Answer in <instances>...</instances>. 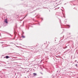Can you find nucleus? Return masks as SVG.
I'll return each instance as SVG.
<instances>
[{
  "mask_svg": "<svg viewBox=\"0 0 78 78\" xmlns=\"http://www.w3.org/2000/svg\"><path fill=\"white\" fill-rule=\"evenodd\" d=\"M9 58V56H6L5 58H6V59H8V58Z\"/></svg>",
  "mask_w": 78,
  "mask_h": 78,
  "instance_id": "f03ea898",
  "label": "nucleus"
},
{
  "mask_svg": "<svg viewBox=\"0 0 78 78\" xmlns=\"http://www.w3.org/2000/svg\"><path fill=\"white\" fill-rule=\"evenodd\" d=\"M7 19H5L4 20V22H5L6 23H8V22H7Z\"/></svg>",
  "mask_w": 78,
  "mask_h": 78,
  "instance_id": "f257e3e1",
  "label": "nucleus"
},
{
  "mask_svg": "<svg viewBox=\"0 0 78 78\" xmlns=\"http://www.w3.org/2000/svg\"><path fill=\"white\" fill-rule=\"evenodd\" d=\"M27 15L24 18H25L27 16Z\"/></svg>",
  "mask_w": 78,
  "mask_h": 78,
  "instance_id": "423d86ee",
  "label": "nucleus"
},
{
  "mask_svg": "<svg viewBox=\"0 0 78 78\" xmlns=\"http://www.w3.org/2000/svg\"><path fill=\"white\" fill-rule=\"evenodd\" d=\"M33 75H34V76H36V73H33Z\"/></svg>",
  "mask_w": 78,
  "mask_h": 78,
  "instance_id": "7ed1b4c3",
  "label": "nucleus"
},
{
  "mask_svg": "<svg viewBox=\"0 0 78 78\" xmlns=\"http://www.w3.org/2000/svg\"><path fill=\"white\" fill-rule=\"evenodd\" d=\"M22 37H23V38H25V36H22Z\"/></svg>",
  "mask_w": 78,
  "mask_h": 78,
  "instance_id": "20e7f679",
  "label": "nucleus"
},
{
  "mask_svg": "<svg viewBox=\"0 0 78 78\" xmlns=\"http://www.w3.org/2000/svg\"><path fill=\"white\" fill-rule=\"evenodd\" d=\"M76 61H77L76 60H75V62H76Z\"/></svg>",
  "mask_w": 78,
  "mask_h": 78,
  "instance_id": "0eeeda50",
  "label": "nucleus"
},
{
  "mask_svg": "<svg viewBox=\"0 0 78 78\" xmlns=\"http://www.w3.org/2000/svg\"><path fill=\"white\" fill-rule=\"evenodd\" d=\"M75 66H76L77 67V64H76Z\"/></svg>",
  "mask_w": 78,
  "mask_h": 78,
  "instance_id": "39448f33",
  "label": "nucleus"
}]
</instances>
